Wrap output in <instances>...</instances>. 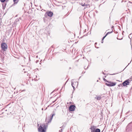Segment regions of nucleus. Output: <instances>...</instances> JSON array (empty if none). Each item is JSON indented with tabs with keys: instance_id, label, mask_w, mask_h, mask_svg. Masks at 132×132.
<instances>
[{
	"instance_id": "f257e3e1",
	"label": "nucleus",
	"mask_w": 132,
	"mask_h": 132,
	"mask_svg": "<svg viewBox=\"0 0 132 132\" xmlns=\"http://www.w3.org/2000/svg\"><path fill=\"white\" fill-rule=\"evenodd\" d=\"M47 126L43 124L42 126H40L38 129V131L40 132H45Z\"/></svg>"
},
{
	"instance_id": "f03ea898",
	"label": "nucleus",
	"mask_w": 132,
	"mask_h": 132,
	"mask_svg": "<svg viewBox=\"0 0 132 132\" xmlns=\"http://www.w3.org/2000/svg\"><path fill=\"white\" fill-rule=\"evenodd\" d=\"M2 50L4 51H6L7 49V44L5 43H2L1 44Z\"/></svg>"
},
{
	"instance_id": "7ed1b4c3",
	"label": "nucleus",
	"mask_w": 132,
	"mask_h": 132,
	"mask_svg": "<svg viewBox=\"0 0 132 132\" xmlns=\"http://www.w3.org/2000/svg\"><path fill=\"white\" fill-rule=\"evenodd\" d=\"M109 83H106V85L109 87L114 86L116 85V83L115 82H108Z\"/></svg>"
},
{
	"instance_id": "20e7f679",
	"label": "nucleus",
	"mask_w": 132,
	"mask_h": 132,
	"mask_svg": "<svg viewBox=\"0 0 132 132\" xmlns=\"http://www.w3.org/2000/svg\"><path fill=\"white\" fill-rule=\"evenodd\" d=\"M129 80H126L123 83V85L121 84H120V85H121V86H125L129 84Z\"/></svg>"
},
{
	"instance_id": "39448f33",
	"label": "nucleus",
	"mask_w": 132,
	"mask_h": 132,
	"mask_svg": "<svg viewBox=\"0 0 132 132\" xmlns=\"http://www.w3.org/2000/svg\"><path fill=\"white\" fill-rule=\"evenodd\" d=\"M76 108V106L75 105H70L69 108V110L70 111H74Z\"/></svg>"
},
{
	"instance_id": "423d86ee",
	"label": "nucleus",
	"mask_w": 132,
	"mask_h": 132,
	"mask_svg": "<svg viewBox=\"0 0 132 132\" xmlns=\"http://www.w3.org/2000/svg\"><path fill=\"white\" fill-rule=\"evenodd\" d=\"M96 127L94 126H91V127L90 128V129L91 132H94Z\"/></svg>"
},
{
	"instance_id": "0eeeda50",
	"label": "nucleus",
	"mask_w": 132,
	"mask_h": 132,
	"mask_svg": "<svg viewBox=\"0 0 132 132\" xmlns=\"http://www.w3.org/2000/svg\"><path fill=\"white\" fill-rule=\"evenodd\" d=\"M46 13L48 16L50 17H52L53 15V13L51 11H50L48 12H47Z\"/></svg>"
},
{
	"instance_id": "6e6552de",
	"label": "nucleus",
	"mask_w": 132,
	"mask_h": 132,
	"mask_svg": "<svg viewBox=\"0 0 132 132\" xmlns=\"http://www.w3.org/2000/svg\"><path fill=\"white\" fill-rule=\"evenodd\" d=\"M55 115V113L53 114L50 117V119L49 120L47 121L48 123H50L51 122V120H52L53 117Z\"/></svg>"
},
{
	"instance_id": "1a4fd4ad",
	"label": "nucleus",
	"mask_w": 132,
	"mask_h": 132,
	"mask_svg": "<svg viewBox=\"0 0 132 132\" xmlns=\"http://www.w3.org/2000/svg\"><path fill=\"white\" fill-rule=\"evenodd\" d=\"M100 130L99 129H96L94 132H100Z\"/></svg>"
},
{
	"instance_id": "9d476101",
	"label": "nucleus",
	"mask_w": 132,
	"mask_h": 132,
	"mask_svg": "<svg viewBox=\"0 0 132 132\" xmlns=\"http://www.w3.org/2000/svg\"><path fill=\"white\" fill-rule=\"evenodd\" d=\"M95 98L97 100H100L101 99V97L100 96H97L95 97Z\"/></svg>"
},
{
	"instance_id": "9b49d317",
	"label": "nucleus",
	"mask_w": 132,
	"mask_h": 132,
	"mask_svg": "<svg viewBox=\"0 0 132 132\" xmlns=\"http://www.w3.org/2000/svg\"><path fill=\"white\" fill-rule=\"evenodd\" d=\"M111 32H108L106 34V35L103 38H102V40H103L106 37V36L108 35V34H110L111 33Z\"/></svg>"
},
{
	"instance_id": "f8f14e48",
	"label": "nucleus",
	"mask_w": 132,
	"mask_h": 132,
	"mask_svg": "<svg viewBox=\"0 0 132 132\" xmlns=\"http://www.w3.org/2000/svg\"><path fill=\"white\" fill-rule=\"evenodd\" d=\"M81 5H82V6H89V5L86 4L85 3L84 4H81Z\"/></svg>"
},
{
	"instance_id": "ddd939ff",
	"label": "nucleus",
	"mask_w": 132,
	"mask_h": 132,
	"mask_svg": "<svg viewBox=\"0 0 132 132\" xmlns=\"http://www.w3.org/2000/svg\"><path fill=\"white\" fill-rule=\"evenodd\" d=\"M73 82L72 81H71V85H72V87H73V88L74 89V88H75V87H74V86H73Z\"/></svg>"
},
{
	"instance_id": "4468645a",
	"label": "nucleus",
	"mask_w": 132,
	"mask_h": 132,
	"mask_svg": "<svg viewBox=\"0 0 132 132\" xmlns=\"http://www.w3.org/2000/svg\"><path fill=\"white\" fill-rule=\"evenodd\" d=\"M13 1L15 3H17L18 1V0H13Z\"/></svg>"
},
{
	"instance_id": "2eb2a0df",
	"label": "nucleus",
	"mask_w": 132,
	"mask_h": 132,
	"mask_svg": "<svg viewBox=\"0 0 132 132\" xmlns=\"http://www.w3.org/2000/svg\"><path fill=\"white\" fill-rule=\"evenodd\" d=\"M6 0H0L2 2H4Z\"/></svg>"
},
{
	"instance_id": "dca6fc26",
	"label": "nucleus",
	"mask_w": 132,
	"mask_h": 132,
	"mask_svg": "<svg viewBox=\"0 0 132 132\" xmlns=\"http://www.w3.org/2000/svg\"><path fill=\"white\" fill-rule=\"evenodd\" d=\"M104 81H106L107 82H108V81H107V80H106V79H104Z\"/></svg>"
},
{
	"instance_id": "f3484780",
	"label": "nucleus",
	"mask_w": 132,
	"mask_h": 132,
	"mask_svg": "<svg viewBox=\"0 0 132 132\" xmlns=\"http://www.w3.org/2000/svg\"><path fill=\"white\" fill-rule=\"evenodd\" d=\"M129 3H130V4H132V3L130 2H128V4H129Z\"/></svg>"
},
{
	"instance_id": "a211bd4d",
	"label": "nucleus",
	"mask_w": 132,
	"mask_h": 132,
	"mask_svg": "<svg viewBox=\"0 0 132 132\" xmlns=\"http://www.w3.org/2000/svg\"><path fill=\"white\" fill-rule=\"evenodd\" d=\"M75 83H77V84H78V82H75Z\"/></svg>"
},
{
	"instance_id": "6ab92c4d",
	"label": "nucleus",
	"mask_w": 132,
	"mask_h": 132,
	"mask_svg": "<svg viewBox=\"0 0 132 132\" xmlns=\"http://www.w3.org/2000/svg\"><path fill=\"white\" fill-rule=\"evenodd\" d=\"M97 44V43H95V45L96 44Z\"/></svg>"
},
{
	"instance_id": "aec40b11",
	"label": "nucleus",
	"mask_w": 132,
	"mask_h": 132,
	"mask_svg": "<svg viewBox=\"0 0 132 132\" xmlns=\"http://www.w3.org/2000/svg\"><path fill=\"white\" fill-rule=\"evenodd\" d=\"M46 121H46L47 120V119H46Z\"/></svg>"
},
{
	"instance_id": "412c9836",
	"label": "nucleus",
	"mask_w": 132,
	"mask_h": 132,
	"mask_svg": "<svg viewBox=\"0 0 132 132\" xmlns=\"http://www.w3.org/2000/svg\"><path fill=\"white\" fill-rule=\"evenodd\" d=\"M95 47H96V48H98V47H96V46H95Z\"/></svg>"
},
{
	"instance_id": "4be33fe9",
	"label": "nucleus",
	"mask_w": 132,
	"mask_h": 132,
	"mask_svg": "<svg viewBox=\"0 0 132 132\" xmlns=\"http://www.w3.org/2000/svg\"><path fill=\"white\" fill-rule=\"evenodd\" d=\"M117 39H118L117 38Z\"/></svg>"
},
{
	"instance_id": "5701e85b",
	"label": "nucleus",
	"mask_w": 132,
	"mask_h": 132,
	"mask_svg": "<svg viewBox=\"0 0 132 132\" xmlns=\"http://www.w3.org/2000/svg\"><path fill=\"white\" fill-rule=\"evenodd\" d=\"M102 43H103V41H102Z\"/></svg>"
}]
</instances>
